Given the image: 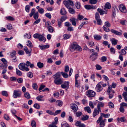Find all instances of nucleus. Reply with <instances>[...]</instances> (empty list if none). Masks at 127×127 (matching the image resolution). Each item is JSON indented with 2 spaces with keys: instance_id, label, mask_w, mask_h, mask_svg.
<instances>
[{
  "instance_id": "f257e3e1",
  "label": "nucleus",
  "mask_w": 127,
  "mask_h": 127,
  "mask_svg": "<svg viewBox=\"0 0 127 127\" xmlns=\"http://www.w3.org/2000/svg\"><path fill=\"white\" fill-rule=\"evenodd\" d=\"M60 75L59 73H57L53 76V78H54V83L56 85H59L62 84L63 82V80L60 78Z\"/></svg>"
},
{
  "instance_id": "f03ea898",
  "label": "nucleus",
  "mask_w": 127,
  "mask_h": 127,
  "mask_svg": "<svg viewBox=\"0 0 127 127\" xmlns=\"http://www.w3.org/2000/svg\"><path fill=\"white\" fill-rule=\"evenodd\" d=\"M22 92L19 90H15L13 92V97L15 98L17 97H21Z\"/></svg>"
},
{
  "instance_id": "7ed1b4c3",
  "label": "nucleus",
  "mask_w": 127,
  "mask_h": 127,
  "mask_svg": "<svg viewBox=\"0 0 127 127\" xmlns=\"http://www.w3.org/2000/svg\"><path fill=\"white\" fill-rule=\"evenodd\" d=\"M64 3L66 7L67 8H69L71 6H73L74 4L73 1L71 0H67L64 1Z\"/></svg>"
},
{
  "instance_id": "20e7f679",
  "label": "nucleus",
  "mask_w": 127,
  "mask_h": 127,
  "mask_svg": "<svg viewBox=\"0 0 127 127\" xmlns=\"http://www.w3.org/2000/svg\"><path fill=\"white\" fill-rule=\"evenodd\" d=\"M97 7V5H92L87 4L84 6V7L88 10L95 9Z\"/></svg>"
},
{
  "instance_id": "39448f33",
  "label": "nucleus",
  "mask_w": 127,
  "mask_h": 127,
  "mask_svg": "<svg viewBox=\"0 0 127 127\" xmlns=\"http://www.w3.org/2000/svg\"><path fill=\"white\" fill-rule=\"evenodd\" d=\"M25 64L24 63H20L19 65V68L20 69L23 71L25 70L27 71H29V68L25 66Z\"/></svg>"
},
{
  "instance_id": "423d86ee",
  "label": "nucleus",
  "mask_w": 127,
  "mask_h": 127,
  "mask_svg": "<svg viewBox=\"0 0 127 127\" xmlns=\"http://www.w3.org/2000/svg\"><path fill=\"white\" fill-rule=\"evenodd\" d=\"M77 44L76 42H73L70 46L69 48L71 52H73L76 50Z\"/></svg>"
},
{
  "instance_id": "0eeeda50",
  "label": "nucleus",
  "mask_w": 127,
  "mask_h": 127,
  "mask_svg": "<svg viewBox=\"0 0 127 127\" xmlns=\"http://www.w3.org/2000/svg\"><path fill=\"white\" fill-rule=\"evenodd\" d=\"M87 95L90 97H92L95 96V93L92 90H89L86 93Z\"/></svg>"
},
{
  "instance_id": "6e6552de",
  "label": "nucleus",
  "mask_w": 127,
  "mask_h": 127,
  "mask_svg": "<svg viewBox=\"0 0 127 127\" xmlns=\"http://www.w3.org/2000/svg\"><path fill=\"white\" fill-rule=\"evenodd\" d=\"M119 10L121 12L126 13L127 12V10L125 6L123 4H122L119 5Z\"/></svg>"
},
{
  "instance_id": "1a4fd4ad",
  "label": "nucleus",
  "mask_w": 127,
  "mask_h": 127,
  "mask_svg": "<svg viewBox=\"0 0 127 127\" xmlns=\"http://www.w3.org/2000/svg\"><path fill=\"white\" fill-rule=\"evenodd\" d=\"M98 53L96 52L93 53L90 56L92 61H94L97 58L98 56Z\"/></svg>"
},
{
  "instance_id": "9d476101",
  "label": "nucleus",
  "mask_w": 127,
  "mask_h": 127,
  "mask_svg": "<svg viewBox=\"0 0 127 127\" xmlns=\"http://www.w3.org/2000/svg\"><path fill=\"white\" fill-rule=\"evenodd\" d=\"M61 87L63 89H65L66 90L68 89L69 87V83L68 82L65 81L63 84L61 85Z\"/></svg>"
},
{
  "instance_id": "9b49d317",
  "label": "nucleus",
  "mask_w": 127,
  "mask_h": 127,
  "mask_svg": "<svg viewBox=\"0 0 127 127\" xmlns=\"http://www.w3.org/2000/svg\"><path fill=\"white\" fill-rule=\"evenodd\" d=\"M71 108L73 110L74 112H76L78 108L77 106L75 104L73 103L71 104Z\"/></svg>"
},
{
  "instance_id": "f8f14e48",
  "label": "nucleus",
  "mask_w": 127,
  "mask_h": 127,
  "mask_svg": "<svg viewBox=\"0 0 127 127\" xmlns=\"http://www.w3.org/2000/svg\"><path fill=\"white\" fill-rule=\"evenodd\" d=\"M101 112V110H99V109L96 108H95L94 109V111L93 113V116L94 117H95L96 116L98 115L99 112Z\"/></svg>"
},
{
  "instance_id": "ddd939ff",
  "label": "nucleus",
  "mask_w": 127,
  "mask_h": 127,
  "mask_svg": "<svg viewBox=\"0 0 127 127\" xmlns=\"http://www.w3.org/2000/svg\"><path fill=\"white\" fill-rule=\"evenodd\" d=\"M97 11L99 13L100 15H102L104 14H106L107 13V10H106L105 11H104L99 8L97 9Z\"/></svg>"
},
{
  "instance_id": "4468645a",
  "label": "nucleus",
  "mask_w": 127,
  "mask_h": 127,
  "mask_svg": "<svg viewBox=\"0 0 127 127\" xmlns=\"http://www.w3.org/2000/svg\"><path fill=\"white\" fill-rule=\"evenodd\" d=\"M101 83H99L97 84L95 87V90L98 92L101 91L103 89L101 87V85L100 84Z\"/></svg>"
},
{
  "instance_id": "2eb2a0df",
  "label": "nucleus",
  "mask_w": 127,
  "mask_h": 127,
  "mask_svg": "<svg viewBox=\"0 0 127 127\" xmlns=\"http://www.w3.org/2000/svg\"><path fill=\"white\" fill-rule=\"evenodd\" d=\"M75 125L78 126V127H86L85 125L81 123L80 121H78L75 123Z\"/></svg>"
},
{
  "instance_id": "dca6fc26",
  "label": "nucleus",
  "mask_w": 127,
  "mask_h": 127,
  "mask_svg": "<svg viewBox=\"0 0 127 127\" xmlns=\"http://www.w3.org/2000/svg\"><path fill=\"white\" fill-rule=\"evenodd\" d=\"M110 31L113 33H114L115 34L118 35H122V33L119 32L118 31H116L115 30H114L111 29L110 30Z\"/></svg>"
},
{
  "instance_id": "f3484780",
  "label": "nucleus",
  "mask_w": 127,
  "mask_h": 127,
  "mask_svg": "<svg viewBox=\"0 0 127 127\" xmlns=\"http://www.w3.org/2000/svg\"><path fill=\"white\" fill-rule=\"evenodd\" d=\"M104 105V104L102 102H99L97 105V108L99 109V110H101L100 107H103Z\"/></svg>"
},
{
  "instance_id": "a211bd4d",
  "label": "nucleus",
  "mask_w": 127,
  "mask_h": 127,
  "mask_svg": "<svg viewBox=\"0 0 127 127\" xmlns=\"http://www.w3.org/2000/svg\"><path fill=\"white\" fill-rule=\"evenodd\" d=\"M24 50L27 54H29V56L31 55V51H32L31 49H30V51L29 50L27 47H25L24 48Z\"/></svg>"
},
{
  "instance_id": "6ab92c4d",
  "label": "nucleus",
  "mask_w": 127,
  "mask_h": 127,
  "mask_svg": "<svg viewBox=\"0 0 127 127\" xmlns=\"http://www.w3.org/2000/svg\"><path fill=\"white\" fill-rule=\"evenodd\" d=\"M104 8V10H106V8L107 9H110L111 8V6L110 4L108 2H107L106 3L105 6Z\"/></svg>"
},
{
  "instance_id": "aec40b11",
  "label": "nucleus",
  "mask_w": 127,
  "mask_h": 127,
  "mask_svg": "<svg viewBox=\"0 0 127 127\" xmlns=\"http://www.w3.org/2000/svg\"><path fill=\"white\" fill-rule=\"evenodd\" d=\"M39 41H44L43 42H44L46 40V38L44 37V36L41 34L39 35L38 38Z\"/></svg>"
},
{
  "instance_id": "412c9836",
  "label": "nucleus",
  "mask_w": 127,
  "mask_h": 127,
  "mask_svg": "<svg viewBox=\"0 0 127 127\" xmlns=\"http://www.w3.org/2000/svg\"><path fill=\"white\" fill-rule=\"evenodd\" d=\"M69 21L71 23L72 25L74 26H76V19L75 18H71L69 20Z\"/></svg>"
},
{
  "instance_id": "4be33fe9",
  "label": "nucleus",
  "mask_w": 127,
  "mask_h": 127,
  "mask_svg": "<svg viewBox=\"0 0 127 127\" xmlns=\"http://www.w3.org/2000/svg\"><path fill=\"white\" fill-rule=\"evenodd\" d=\"M49 47V46L47 45H39V47H40V49L42 50H43L46 49L48 48Z\"/></svg>"
},
{
  "instance_id": "5701e85b",
  "label": "nucleus",
  "mask_w": 127,
  "mask_h": 127,
  "mask_svg": "<svg viewBox=\"0 0 127 127\" xmlns=\"http://www.w3.org/2000/svg\"><path fill=\"white\" fill-rule=\"evenodd\" d=\"M112 45H116L117 44L118 40L114 38L111 39H110Z\"/></svg>"
},
{
  "instance_id": "b1692460",
  "label": "nucleus",
  "mask_w": 127,
  "mask_h": 127,
  "mask_svg": "<svg viewBox=\"0 0 127 127\" xmlns=\"http://www.w3.org/2000/svg\"><path fill=\"white\" fill-rule=\"evenodd\" d=\"M112 16H113L115 17L116 15V11L118 10V9L117 8L115 7H113L112 8Z\"/></svg>"
},
{
  "instance_id": "393cba45",
  "label": "nucleus",
  "mask_w": 127,
  "mask_h": 127,
  "mask_svg": "<svg viewBox=\"0 0 127 127\" xmlns=\"http://www.w3.org/2000/svg\"><path fill=\"white\" fill-rule=\"evenodd\" d=\"M1 61L4 64V66L5 67H7V62L6 59L4 58H2L1 59Z\"/></svg>"
},
{
  "instance_id": "a878e982",
  "label": "nucleus",
  "mask_w": 127,
  "mask_h": 127,
  "mask_svg": "<svg viewBox=\"0 0 127 127\" xmlns=\"http://www.w3.org/2000/svg\"><path fill=\"white\" fill-rule=\"evenodd\" d=\"M89 118L88 116L85 115L82 116L81 120L83 121L87 120Z\"/></svg>"
},
{
  "instance_id": "bb28decb",
  "label": "nucleus",
  "mask_w": 127,
  "mask_h": 127,
  "mask_svg": "<svg viewBox=\"0 0 127 127\" xmlns=\"http://www.w3.org/2000/svg\"><path fill=\"white\" fill-rule=\"evenodd\" d=\"M43 97V95H38L36 97V99L39 101H44V99L42 98Z\"/></svg>"
},
{
  "instance_id": "cd10ccee",
  "label": "nucleus",
  "mask_w": 127,
  "mask_h": 127,
  "mask_svg": "<svg viewBox=\"0 0 127 127\" xmlns=\"http://www.w3.org/2000/svg\"><path fill=\"white\" fill-rule=\"evenodd\" d=\"M117 120L118 121H120L123 122H125L126 121L125 117H122L120 118H118L117 119Z\"/></svg>"
},
{
  "instance_id": "c85d7f7f",
  "label": "nucleus",
  "mask_w": 127,
  "mask_h": 127,
  "mask_svg": "<svg viewBox=\"0 0 127 127\" xmlns=\"http://www.w3.org/2000/svg\"><path fill=\"white\" fill-rule=\"evenodd\" d=\"M60 13L62 15H65L66 13V12L64 8L61 9L60 11Z\"/></svg>"
},
{
  "instance_id": "c756f323",
  "label": "nucleus",
  "mask_w": 127,
  "mask_h": 127,
  "mask_svg": "<svg viewBox=\"0 0 127 127\" xmlns=\"http://www.w3.org/2000/svg\"><path fill=\"white\" fill-rule=\"evenodd\" d=\"M94 37L95 39L99 40L101 39L102 37L98 35H95L94 36Z\"/></svg>"
},
{
  "instance_id": "7c9ffc66",
  "label": "nucleus",
  "mask_w": 127,
  "mask_h": 127,
  "mask_svg": "<svg viewBox=\"0 0 127 127\" xmlns=\"http://www.w3.org/2000/svg\"><path fill=\"white\" fill-rule=\"evenodd\" d=\"M69 9L68 11L71 14H74L75 13V11L74 9L71 7H69V8H67Z\"/></svg>"
},
{
  "instance_id": "2f4dec72",
  "label": "nucleus",
  "mask_w": 127,
  "mask_h": 127,
  "mask_svg": "<svg viewBox=\"0 0 127 127\" xmlns=\"http://www.w3.org/2000/svg\"><path fill=\"white\" fill-rule=\"evenodd\" d=\"M24 95L25 97L28 99H29L31 98L30 95L29 93L26 92L24 94Z\"/></svg>"
},
{
  "instance_id": "473e14b6",
  "label": "nucleus",
  "mask_w": 127,
  "mask_h": 127,
  "mask_svg": "<svg viewBox=\"0 0 127 127\" xmlns=\"http://www.w3.org/2000/svg\"><path fill=\"white\" fill-rule=\"evenodd\" d=\"M97 0H89V3L91 4H95L97 3Z\"/></svg>"
},
{
  "instance_id": "72a5a7b5",
  "label": "nucleus",
  "mask_w": 127,
  "mask_h": 127,
  "mask_svg": "<svg viewBox=\"0 0 127 127\" xmlns=\"http://www.w3.org/2000/svg\"><path fill=\"white\" fill-rule=\"evenodd\" d=\"M112 87L111 86H109L107 90L108 93H113V94L115 93V92L114 91H112Z\"/></svg>"
},
{
  "instance_id": "f704fd0d",
  "label": "nucleus",
  "mask_w": 127,
  "mask_h": 127,
  "mask_svg": "<svg viewBox=\"0 0 127 127\" xmlns=\"http://www.w3.org/2000/svg\"><path fill=\"white\" fill-rule=\"evenodd\" d=\"M37 65L39 68H41L43 67V64L40 62H39L37 63Z\"/></svg>"
},
{
  "instance_id": "c9c22d12",
  "label": "nucleus",
  "mask_w": 127,
  "mask_h": 127,
  "mask_svg": "<svg viewBox=\"0 0 127 127\" xmlns=\"http://www.w3.org/2000/svg\"><path fill=\"white\" fill-rule=\"evenodd\" d=\"M71 36V35L70 34H65L64 35V39L66 40L69 38Z\"/></svg>"
},
{
  "instance_id": "e433bc0d",
  "label": "nucleus",
  "mask_w": 127,
  "mask_h": 127,
  "mask_svg": "<svg viewBox=\"0 0 127 127\" xmlns=\"http://www.w3.org/2000/svg\"><path fill=\"white\" fill-rule=\"evenodd\" d=\"M48 29V31L52 33L53 32L54 30L53 28L51 26H48L47 27Z\"/></svg>"
},
{
  "instance_id": "4c0bfd02",
  "label": "nucleus",
  "mask_w": 127,
  "mask_h": 127,
  "mask_svg": "<svg viewBox=\"0 0 127 127\" xmlns=\"http://www.w3.org/2000/svg\"><path fill=\"white\" fill-rule=\"evenodd\" d=\"M84 109L85 111H87L89 113H91V109L89 106H87L85 107Z\"/></svg>"
},
{
  "instance_id": "58836bf2",
  "label": "nucleus",
  "mask_w": 127,
  "mask_h": 127,
  "mask_svg": "<svg viewBox=\"0 0 127 127\" xmlns=\"http://www.w3.org/2000/svg\"><path fill=\"white\" fill-rule=\"evenodd\" d=\"M27 43V46L30 47V48H32L33 47V45L32 42L29 40L28 41Z\"/></svg>"
},
{
  "instance_id": "ea45409f",
  "label": "nucleus",
  "mask_w": 127,
  "mask_h": 127,
  "mask_svg": "<svg viewBox=\"0 0 127 127\" xmlns=\"http://www.w3.org/2000/svg\"><path fill=\"white\" fill-rule=\"evenodd\" d=\"M108 106L110 108H113L114 107V104L111 101H110L109 102Z\"/></svg>"
},
{
  "instance_id": "a19ab883",
  "label": "nucleus",
  "mask_w": 127,
  "mask_h": 127,
  "mask_svg": "<svg viewBox=\"0 0 127 127\" xmlns=\"http://www.w3.org/2000/svg\"><path fill=\"white\" fill-rule=\"evenodd\" d=\"M56 104L58 105L59 106H61L63 104V102L61 101L58 100L56 102Z\"/></svg>"
},
{
  "instance_id": "79ce46f5",
  "label": "nucleus",
  "mask_w": 127,
  "mask_h": 127,
  "mask_svg": "<svg viewBox=\"0 0 127 127\" xmlns=\"http://www.w3.org/2000/svg\"><path fill=\"white\" fill-rule=\"evenodd\" d=\"M1 94L3 96L6 97L7 96H8L7 92L6 91H2Z\"/></svg>"
},
{
  "instance_id": "37998d69",
  "label": "nucleus",
  "mask_w": 127,
  "mask_h": 127,
  "mask_svg": "<svg viewBox=\"0 0 127 127\" xmlns=\"http://www.w3.org/2000/svg\"><path fill=\"white\" fill-rule=\"evenodd\" d=\"M16 54V52L15 51H13L10 53V55L11 58H13L14 57Z\"/></svg>"
},
{
  "instance_id": "c03bdc74",
  "label": "nucleus",
  "mask_w": 127,
  "mask_h": 127,
  "mask_svg": "<svg viewBox=\"0 0 127 127\" xmlns=\"http://www.w3.org/2000/svg\"><path fill=\"white\" fill-rule=\"evenodd\" d=\"M6 18L8 20L11 21H14L15 19L13 17L11 16H7L6 17Z\"/></svg>"
},
{
  "instance_id": "a18cd8bd",
  "label": "nucleus",
  "mask_w": 127,
  "mask_h": 127,
  "mask_svg": "<svg viewBox=\"0 0 127 127\" xmlns=\"http://www.w3.org/2000/svg\"><path fill=\"white\" fill-rule=\"evenodd\" d=\"M35 10L34 8H32V9L31 11V12L30 14L29 15L30 17H32V16L35 14L34 13L35 12Z\"/></svg>"
},
{
  "instance_id": "49530a36",
  "label": "nucleus",
  "mask_w": 127,
  "mask_h": 127,
  "mask_svg": "<svg viewBox=\"0 0 127 127\" xmlns=\"http://www.w3.org/2000/svg\"><path fill=\"white\" fill-rule=\"evenodd\" d=\"M110 114H105L104 113H101V115L104 117L105 118H107L109 117L110 116Z\"/></svg>"
},
{
  "instance_id": "de8ad7c7",
  "label": "nucleus",
  "mask_w": 127,
  "mask_h": 127,
  "mask_svg": "<svg viewBox=\"0 0 127 127\" xmlns=\"http://www.w3.org/2000/svg\"><path fill=\"white\" fill-rule=\"evenodd\" d=\"M16 73L17 75L18 76H21L22 75L21 72L17 68L16 69Z\"/></svg>"
},
{
  "instance_id": "09e8293b",
  "label": "nucleus",
  "mask_w": 127,
  "mask_h": 127,
  "mask_svg": "<svg viewBox=\"0 0 127 127\" xmlns=\"http://www.w3.org/2000/svg\"><path fill=\"white\" fill-rule=\"evenodd\" d=\"M38 17V12L35 13L33 15V18L35 20H37Z\"/></svg>"
},
{
  "instance_id": "8fccbe9b",
  "label": "nucleus",
  "mask_w": 127,
  "mask_h": 127,
  "mask_svg": "<svg viewBox=\"0 0 127 127\" xmlns=\"http://www.w3.org/2000/svg\"><path fill=\"white\" fill-rule=\"evenodd\" d=\"M61 74L62 75L63 77L66 78L68 77V75L66 73L64 72H62Z\"/></svg>"
},
{
  "instance_id": "3c124183",
  "label": "nucleus",
  "mask_w": 127,
  "mask_h": 127,
  "mask_svg": "<svg viewBox=\"0 0 127 127\" xmlns=\"http://www.w3.org/2000/svg\"><path fill=\"white\" fill-rule=\"evenodd\" d=\"M76 6L77 9H80L81 7L80 3L78 2H77L76 3Z\"/></svg>"
},
{
  "instance_id": "603ef678",
  "label": "nucleus",
  "mask_w": 127,
  "mask_h": 127,
  "mask_svg": "<svg viewBox=\"0 0 127 127\" xmlns=\"http://www.w3.org/2000/svg\"><path fill=\"white\" fill-rule=\"evenodd\" d=\"M106 57L105 56L102 57L100 59V60L101 62H104L105 61L107 60Z\"/></svg>"
},
{
  "instance_id": "864d4df0",
  "label": "nucleus",
  "mask_w": 127,
  "mask_h": 127,
  "mask_svg": "<svg viewBox=\"0 0 127 127\" xmlns=\"http://www.w3.org/2000/svg\"><path fill=\"white\" fill-rule=\"evenodd\" d=\"M61 125L62 127H70L68 124L66 123L62 124Z\"/></svg>"
},
{
  "instance_id": "5fc2aeb1",
  "label": "nucleus",
  "mask_w": 127,
  "mask_h": 127,
  "mask_svg": "<svg viewBox=\"0 0 127 127\" xmlns=\"http://www.w3.org/2000/svg\"><path fill=\"white\" fill-rule=\"evenodd\" d=\"M27 76L31 78H32L33 77V74L31 72H29L27 74Z\"/></svg>"
},
{
  "instance_id": "6e6d98bb",
  "label": "nucleus",
  "mask_w": 127,
  "mask_h": 127,
  "mask_svg": "<svg viewBox=\"0 0 127 127\" xmlns=\"http://www.w3.org/2000/svg\"><path fill=\"white\" fill-rule=\"evenodd\" d=\"M95 18L96 20L100 19L99 14L98 12L96 13L95 14Z\"/></svg>"
},
{
  "instance_id": "4d7b16f0",
  "label": "nucleus",
  "mask_w": 127,
  "mask_h": 127,
  "mask_svg": "<svg viewBox=\"0 0 127 127\" xmlns=\"http://www.w3.org/2000/svg\"><path fill=\"white\" fill-rule=\"evenodd\" d=\"M31 125L32 127H36V122L34 120L32 121Z\"/></svg>"
},
{
  "instance_id": "13d9d810",
  "label": "nucleus",
  "mask_w": 127,
  "mask_h": 127,
  "mask_svg": "<svg viewBox=\"0 0 127 127\" xmlns=\"http://www.w3.org/2000/svg\"><path fill=\"white\" fill-rule=\"evenodd\" d=\"M119 53L121 55H125L126 53V52L125 50L124 49H122L120 52Z\"/></svg>"
},
{
  "instance_id": "bf43d9fd",
  "label": "nucleus",
  "mask_w": 127,
  "mask_h": 127,
  "mask_svg": "<svg viewBox=\"0 0 127 127\" xmlns=\"http://www.w3.org/2000/svg\"><path fill=\"white\" fill-rule=\"evenodd\" d=\"M34 107L35 108L39 109L40 108V106L37 103H36L35 104L33 105Z\"/></svg>"
},
{
  "instance_id": "052dcab7",
  "label": "nucleus",
  "mask_w": 127,
  "mask_h": 127,
  "mask_svg": "<svg viewBox=\"0 0 127 127\" xmlns=\"http://www.w3.org/2000/svg\"><path fill=\"white\" fill-rule=\"evenodd\" d=\"M75 114L77 117H79L83 114L82 112H76Z\"/></svg>"
},
{
  "instance_id": "680f3d73",
  "label": "nucleus",
  "mask_w": 127,
  "mask_h": 127,
  "mask_svg": "<svg viewBox=\"0 0 127 127\" xmlns=\"http://www.w3.org/2000/svg\"><path fill=\"white\" fill-rule=\"evenodd\" d=\"M97 22V24L98 25H101L102 24V22L100 19L96 20Z\"/></svg>"
},
{
  "instance_id": "e2e57ef3",
  "label": "nucleus",
  "mask_w": 127,
  "mask_h": 127,
  "mask_svg": "<svg viewBox=\"0 0 127 127\" xmlns=\"http://www.w3.org/2000/svg\"><path fill=\"white\" fill-rule=\"evenodd\" d=\"M38 11L39 13L42 14L44 12V10L42 8H41L38 9Z\"/></svg>"
},
{
  "instance_id": "0e129e2a",
  "label": "nucleus",
  "mask_w": 127,
  "mask_h": 127,
  "mask_svg": "<svg viewBox=\"0 0 127 127\" xmlns=\"http://www.w3.org/2000/svg\"><path fill=\"white\" fill-rule=\"evenodd\" d=\"M30 9V6L29 5H27L25 7V10L26 11L28 12H29Z\"/></svg>"
},
{
  "instance_id": "69168bd1",
  "label": "nucleus",
  "mask_w": 127,
  "mask_h": 127,
  "mask_svg": "<svg viewBox=\"0 0 127 127\" xmlns=\"http://www.w3.org/2000/svg\"><path fill=\"white\" fill-rule=\"evenodd\" d=\"M69 69V67L68 65L65 66V67L64 71L66 72H68Z\"/></svg>"
},
{
  "instance_id": "338daca9",
  "label": "nucleus",
  "mask_w": 127,
  "mask_h": 127,
  "mask_svg": "<svg viewBox=\"0 0 127 127\" xmlns=\"http://www.w3.org/2000/svg\"><path fill=\"white\" fill-rule=\"evenodd\" d=\"M105 125L104 122L103 121H101L100 123L99 126L101 127H103Z\"/></svg>"
},
{
  "instance_id": "774afa93",
  "label": "nucleus",
  "mask_w": 127,
  "mask_h": 127,
  "mask_svg": "<svg viewBox=\"0 0 127 127\" xmlns=\"http://www.w3.org/2000/svg\"><path fill=\"white\" fill-rule=\"evenodd\" d=\"M39 35L38 33H36L33 35V36L35 38L38 39Z\"/></svg>"
}]
</instances>
